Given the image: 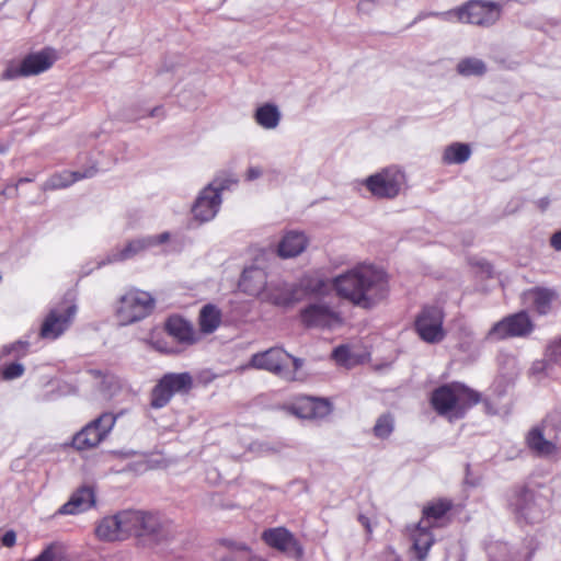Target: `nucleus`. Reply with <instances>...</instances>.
Wrapping results in <instances>:
<instances>
[{
    "label": "nucleus",
    "instance_id": "nucleus-1",
    "mask_svg": "<svg viewBox=\"0 0 561 561\" xmlns=\"http://www.w3.org/2000/svg\"><path fill=\"white\" fill-rule=\"evenodd\" d=\"M336 295L352 305L371 309L389 294V276L373 264H358L332 279Z\"/></svg>",
    "mask_w": 561,
    "mask_h": 561
},
{
    "label": "nucleus",
    "instance_id": "nucleus-2",
    "mask_svg": "<svg viewBox=\"0 0 561 561\" xmlns=\"http://www.w3.org/2000/svg\"><path fill=\"white\" fill-rule=\"evenodd\" d=\"M480 401V393L460 382L437 388L431 398L435 411L449 420L463 417L467 410Z\"/></svg>",
    "mask_w": 561,
    "mask_h": 561
},
{
    "label": "nucleus",
    "instance_id": "nucleus-3",
    "mask_svg": "<svg viewBox=\"0 0 561 561\" xmlns=\"http://www.w3.org/2000/svg\"><path fill=\"white\" fill-rule=\"evenodd\" d=\"M125 539L134 536L140 545L147 541L159 543L167 539L168 531L160 516L152 512L140 510L122 511Z\"/></svg>",
    "mask_w": 561,
    "mask_h": 561
},
{
    "label": "nucleus",
    "instance_id": "nucleus-4",
    "mask_svg": "<svg viewBox=\"0 0 561 561\" xmlns=\"http://www.w3.org/2000/svg\"><path fill=\"white\" fill-rule=\"evenodd\" d=\"M501 13L502 8L496 2L471 0L459 8L445 12H430L424 15H420L419 19L424 16H436L448 22L456 20L461 23L489 27L500 20Z\"/></svg>",
    "mask_w": 561,
    "mask_h": 561
},
{
    "label": "nucleus",
    "instance_id": "nucleus-5",
    "mask_svg": "<svg viewBox=\"0 0 561 561\" xmlns=\"http://www.w3.org/2000/svg\"><path fill=\"white\" fill-rule=\"evenodd\" d=\"M154 308V299L147 291L129 290L119 300L117 319L128 325L148 317Z\"/></svg>",
    "mask_w": 561,
    "mask_h": 561
},
{
    "label": "nucleus",
    "instance_id": "nucleus-6",
    "mask_svg": "<svg viewBox=\"0 0 561 561\" xmlns=\"http://www.w3.org/2000/svg\"><path fill=\"white\" fill-rule=\"evenodd\" d=\"M290 359L291 355L282 347H271L253 354L247 367L266 370L286 381H295V373L289 368Z\"/></svg>",
    "mask_w": 561,
    "mask_h": 561
},
{
    "label": "nucleus",
    "instance_id": "nucleus-7",
    "mask_svg": "<svg viewBox=\"0 0 561 561\" xmlns=\"http://www.w3.org/2000/svg\"><path fill=\"white\" fill-rule=\"evenodd\" d=\"M116 415L105 412L95 420L89 422L72 438V446L78 450H88L99 446L111 433Z\"/></svg>",
    "mask_w": 561,
    "mask_h": 561
},
{
    "label": "nucleus",
    "instance_id": "nucleus-8",
    "mask_svg": "<svg viewBox=\"0 0 561 561\" xmlns=\"http://www.w3.org/2000/svg\"><path fill=\"white\" fill-rule=\"evenodd\" d=\"M414 327L420 339L428 344H438L445 336L444 311L437 306H425L415 318Z\"/></svg>",
    "mask_w": 561,
    "mask_h": 561
},
{
    "label": "nucleus",
    "instance_id": "nucleus-9",
    "mask_svg": "<svg viewBox=\"0 0 561 561\" xmlns=\"http://www.w3.org/2000/svg\"><path fill=\"white\" fill-rule=\"evenodd\" d=\"M192 386L193 378L188 373L165 374L152 389L150 404L154 409L163 408L175 393H186Z\"/></svg>",
    "mask_w": 561,
    "mask_h": 561
},
{
    "label": "nucleus",
    "instance_id": "nucleus-10",
    "mask_svg": "<svg viewBox=\"0 0 561 561\" xmlns=\"http://www.w3.org/2000/svg\"><path fill=\"white\" fill-rule=\"evenodd\" d=\"M404 180L403 173L396 168H386L364 181L366 188L377 198L392 199L398 196Z\"/></svg>",
    "mask_w": 561,
    "mask_h": 561
},
{
    "label": "nucleus",
    "instance_id": "nucleus-11",
    "mask_svg": "<svg viewBox=\"0 0 561 561\" xmlns=\"http://www.w3.org/2000/svg\"><path fill=\"white\" fill-rule=\"evenodd\" d=\"M228 187V181L208 184L196 198L192 213L199 222L211 220L218 213L221 205V192Z\"/></svg>",
    "mask_w": 561,
    "mask_h": 561
},
{
    "label": "nucleus",
    "instance_id": "nucleus-12",
    "mask_svg": "<svg viewBox=\"0 0 561 561\" xmlns=\"http://www.w3.org/2000/svg\"><path fill=\"white\" fill-rule=\"evenodd\" d=\"M77 312V306L65 300L57 307L51 309L43 321L39 335L43 339L56 340L59 337L71 324L75 314Z\"/></svg>",
    "mask_w": 561,
    "mask_h": 561
},
{
    "label": "nucleus",
    "instance_id": "nucleus-13",
    "mask_svg": "<svg viewBox=\"0 0 561 561\" xmlns=\"http://www.w3.org/2000/svg\"><path fill=\"white\" fill-rule=\"evenodd\" d=\"M300 321L307 328L332 329L342 324V317L328 304L317 301L300 310Z\"/></svg>",
    "mask_w": 561,
    "mask_h": 561
},
{
    "label": "nucleus",
    "instance_id": "nucleus-14",
    "mask_svg": "<svg viewBox=\"0 0 561 561\" xmlns=\"http://www.w3.org/2000/svg\"><path fill=\"white\" fill-rule=\"evenodd\" d=\"M262 540L271 548L287 554L296 560L304 558V547L295 535L285 527L265 529L261 536Z\"/></svg>",
    "mask_w": 561,
    "mask_h": 561
},
{
    "label": "nucleus",
    "instance_id": "nucleus-15",
    "mask_svg": "<svg viewBox=\"0 0 561 561\" xmlns=\"http://www.w3.org/2000/svg\"><path fill=\"white\" fill-rule=\"evenodd\" d=\"M533 331V323L524 311L508 316L496 322L489 331L490 340H504L514 336H524Z\"/></svg>",
    "mask_w": 561,
    "mask_h": 561
},
{
    "label": "nucleus",
    "instance_id": "nucleus-16",
    "mask_svg": "<svg viewBox=\"0 0 561 561\" xmlns=\"http://www.w3.org/2000/svg\"><path fill=\"white\" fill-rule=\"evenodd\" d=\"M553 422L549 417L543 421L541 427H536L529 432L527 443L530 449L536 451L540 456L553 455L558 445H561V437L559 434H553Z\"/></svg>",
    "mask_w": 561,
    "mask_h": 561
},
{
    "label": "nucleus",
    "instance_id": "nucleus-17",
    "mask_svg": "<svg viewBox=\"0 0 561 561\" xmlns=\"http://www.w3.org/2000/svg\"><path fill=\"white\" fill-rule=\"evenodd\" d=\"M170 233L162 232L157 236H146L129 241L124 248L115 249L108 254L106 263L121 262L129 260L158 244L169 241Z\"/></svg>",
    "mask_w": 561,
    "mask_h": 561
},
{
    "label": "nucleus",
    "instance_id": "nucleus-18",
    "mask_svg": "<svg viewBox=\"0 0 561 561\" xmlns=\"http://www.w3.org/2000/svg\"><path fill=\"white\" fill-rule=\"evenodd\" d=\"M260 299L274 306L286 308L298 302L300 296L297 295V286L294 283L277 279L268 283Z\"/></svg>",
    "mask_w": 561,
    "mask_h": 561
},
{
    "label": "nucleus",
    "instance_id": "nucleus-19",
    "mask_svg": "<svg viewBox=\"0 0 561 561\" xmlns=\"http://www.w3.org/2000/svg\"><path fill=\"white\" fill-rule=\"evenodd\" d=\"M286 410L299 419L317 420L328 416L332 411V405L325 399L300 397Z\"/></svg>",
    "mask_w": 561,
    "mask_h": 561
},
{
    "label": "nucleus",
    "instance_id": "nucleus-20",
    "mask_svg": "<svg viewBox=\"0 0 561 561\" xmlns=\"http://www.w3.org/2000/svg\"><path fill=\"white\" fill-rule=\"evenodd\" d=\"M267 285L265 271L257 266L245 267L239 282L242 291L259 298Z\"/></svg>",
    "mask_w": 561,
    "mask_h": 561
},
{
    "label": "nucleus",
    "instance_id": "nucleus-21",
    "mask_svg": "<svg viewBox=\"0 0 561 561\" xmlns=\"http://www.w3.org/2000/svg\"><path fill=\"white\" fill-rule=\"evenodd\" d=\"M122 511L115 515L106 516L96 526L95 534L104 541L125 540Z\"/></svg>",
    "mask_w": 561,
    "mask_h": 561
},
{
    "label": "nucleus",
    "instance_id": "nucleus-22",
    "mask_svg": "<svg viewBox=\"0 0 561 561\" xmlns=\"http://www.w3.org/2000/svg\"><path fill=\"white\" fill-rule=\"evenodd\" d=\"M95 504V495L90 486H82L77 490L70 497V500L65 503L60 510V514H79L89 508H91Z\"/></svg>",
    "mask_w": 561,
    "mask_h": 561
},
{
    "label": "nucleus",
    "instance_id": "nucleus-23",
    "mask_svg": "<svg viewBox=\"0 0 561 561\" xmlns=\"http://www.w3.org/2000/svg\"><path fill=\"white\" fill-rule=\"evenodd\" d=\"M95 173L96 169L94 168H90L84 172H72L65 170L59 173L53 174L46 182H44V184L42 185V190L54 191L66 188L79 180L93 176Z\"/></svg>",
    "mask_w": 561,
    "mask_h": 561
},
{
    "label": "nucleus",
    "instance_id": "nucleus-24",
    "mask_svg": "<svg viewBox=\"0 0 561 561\" xmlns=\"http://www.w3.org/2000/svg\"><path fill=\"white\" fill-rule=\"evenodd\" d=\"M227 551L228 556H220L219 561H243L252 554L250 546L241 540L233 538H224L217 542V554L220 551Z\"/></svg>",
    "mask_w": 561,
    "mask_h": 561
},
{
    "label": "nucleus",
    "instance_id": "nucleus-25",
    "mask_svg": "<svg viewBox=\"0 0 561 561\" xmlns=\"http://www.w3.org/2000/svg\"><path fill=\"white\" fill-rule=\"evenodd\" d=\"M307 247V238L302 232L288 231L278 244V255L283 259L295 257Z\"/></svg>",
    "mask_w": 561,
    "mask_h": 561
},
{
    "label": "nucleus",
    "instance_id": "nucleus-26",
    "mask_svg": "<svg viewBox=\"0 0 561 561\" xmlns=\"http://www.w3.org/2000/svg\"><path fill=\"white\" fill-rule=\"evenodd\" d=\"M430 528V526L420 522L412 534L413 549L419 561H425L427 552L434 543V536Z\"/></svg>",
    "mask_w": 561,
    "mask_h": 561
},
{
    "label": "nucleus",
    "instance_id": "nucleus-27",
    "mask_svg": "<svg viewBox=\"0 0 561 561\" xmlns=\"http://www.w3.org/2000/svg\"><path fill=\"white\" fill-rule=\"evenodd\" d=\"M54 61L55 56L50 50L31 54L23 59L25 73H27V77L38 75L49 69Z\"/></svg>",
    "mask_w": 561,
    "mask_h": 561
},
{
    "label": "nucleus",
    "instance_id": "nucleus-28",
    "mask_svg": "<svg viewBox=\"0 0 561 561\" xmlns=\"http://www.w3.org/2000/svg\"><path fill=\"white\" fill-rule=\"evenodd\" d=\"M451 502L447 500H437L423 507L421 523L430 527H435L451 508Z\"/></svg>",
    "mask_w": 561,
    "mask_h": 561
},
{
    "label": "nucleus",
    "instance_id": "nucleus-29",
    "mask_svg": "<svg viewBox=\"0 0 561 561\" xmlns=\"http://www.w3.org/2000/svg\"><path fill=\"white\" fill-rule=\"evenodd\" d=\"M168 333L180 342L192 344L195 332L192 325L179 317H171L165 324Z\"/></svg>",
    "mask_w": 561,
    "mask_h": 561
},
{
    "label": "nucleus",
    "instance_id": "nucleus-30",
    "mask_svg": "<svg viewBox=\"0 0 561 561\" xmlns=\"http://www.w3.org/2000/svg\"><path fill=\"white\" fill-rule=\"evenodd\" d=\"M528 296L539 314H547L551 310L552 302L558 298L556 290L540 287L529 290Z\"/></svg>",
    "mask_w": 561,
    "mask_h": 561
},
{
    "label": "nucleus",
    "instance_id": "nucleus-31",
    "mask_svg": "<svg viewBox=\"0 0 561 561\" xmlns=\"http://www.w3.org/2000/svg\"><path fill=\"white\" fill-rule=\"evenodd\" d=\"M280 116V112L276 105L266 103L256 108L254 119L261 127L274 129L278 126Z\"/></svg>",
    "mask_w": 561,
    "mask_h": 561
},
{
    "label": "nucleus",
    "instance_id": "nucleus-32",
    "mask_svg": "<svg viewBox=\"0 0 561 561\" xmlns=\"http://www.w3.org/2000/svg\"><path fill=\"white\" fill-rule=\"evenodd\" d=\"M221 322V312L214 305H206L199 312V327L203 333H213Z\"/></svg>",
    "mask_w": 561,
    "mask_h": 561
},
{
    "label": "nucleus",
    "instance_id": "nucleus-33",
    "mask_svg": "<svg viewBox=\"0 0 561 561\" xmlns=\"http://www.w3.org/2000/svg\"><path fill=\"white\" fill-rule=\"evenodd\" d=\"M534 495L527 490L523 489L515 499L511 500V505L515 507L516 512L520 513L526 519L534 522L539 518L533 512Z\"/></svg>",
    "mask_w": 561,
    "mask_h": 561
},
{
    "label": "nucleus",
    "instance_id": "nucleus-34",
    "mask_svg": "<svg viewBox=\"0 0 561 561\" xmlns=\"http://www.w3.org/2000/svg\"><path fill=\"white\" fill-rule=\"evenodd\" d=\"M471 156L469 145L462 142H454L447 146L443 153V162L446 164L465 163Z\"/></svg>",
    "mask_w": 561,
    "mask_h": 561
},
{
    "label": "nucleus",
    "instance_id": "nucleus-35",
    "mask_svg": "<svg viewBox=\"0 0 561 561\" xmlns=\"http://www.w3.org/2000/svg\"><path fill=\"white\" fill-rule=\"evenodd\" d=\"M88 374L99 382L100 390L106 396H113L122 386L121 380L111 373L90 369Z\"/></svg>",
    "mask_w": 561,
    "mask_h": 561
},
{
    "label": "nucleus",
    "instance_id": "nucleus-36",
    "mask_svg": "<svg viewBox=\"0 0 561 561\" xmlns=\"http://www.w3.org/2000/svg\"><path fill=\"white\" fill-rule=\"evenodd\" d=\"M294 284L297 286V295H299L300 291L306 295H318L322 294L327 288L325 282L321 277L312 274L304 275Z\"/></svg>",
    "mask_w": 561,
    "mask_h": 561
},
{
    "label": "nucleus",
    "instance_id": "nucleus-37",
    "mask_svg": "<svg viewBox=\"0 0 561 561\" xmlns=\"http://www.w3.org/2000/svg\"><path fill=\"white\" fill-rule=\"evenodd\" d=\"M457 71L465 77L483 76L486 72V65L479 58L468 57L458 62Z\"/></svg>",
    "mask_w": 561,
    "mask_h": 561
},
{
    "label": "nucleus",
    "instance_id": "nucleus-38",
    "mask_svg": "<svg viewBox=\"0 0 561 561\" xmlns=\"http://www.w3.org/2000/svg\"><path fill=\"white\" fill-rule=\"evenodd\" d=\"M394 430V420L390 414L380 415L373 428L374 435L377 438H387Z\"/></svg>",
    "mask_w": 561,
    "mask_h": 561
},
{
    "label": "nucleus",
    "instance_id": "nucleus-39",
    "mask_svg": "<svg viewBox=\"0 0 561 561\" xmlns=\"http://www.w3.org/2000/svg\"><path fill=\"white\" fill-rule=\"evenodd\" d=\"M332 357L337 364L345 367H352L355 364H357L356 356L351 352L350 347L346 345H341L336 347L332 353Z\"/></svg>",
    "mask_w": 561,
    "mask_h": 561
},
{
    "label": "nucleus",
    "instance_id": "nucleus-40",
    "mask_svg": "<svg viewBox=\"0 0 561 561\" xmlns=\"http://www.w3.org/2000/svg\"><path fill=\"white\" fill-rule=\"evenodd\" d=\"M19 77H27L25 73L24 62H10L8 64L5 70L1 75L2 80H14Z\"/></svg>",
    "mask_w": 561,
    "mask_h": 561
},
{
    "label": "nucleus",
    "instance_id": "nucleus-41",
    "mask_svg": "<svg viewBox=\"0 0 561 561\" xmlns=\"http://www.w3.org/2000/svg\"><path fill=\"white\" fill-rule=\"evenodd\" d=\"M28 347V342L16 341L12 344L4 345L1 350L2 355L15 354L18 357L24 356Z\"/></svg>",
    "mask_w": 561,
    "mask_h": 561
},
{
    "label": "nucleus",
    "instance_id": "nucleus-42",
    "mask_svg": "<svg viewBox=\"0 0 561 561\" xmlns=\"http://www.w3.org/2000/svg\"><path fill=\"white\" fill-rule=\"evenodd\" d=\"M24 370L25 369L22 364L12 363L3 369L2 377L5 380H12V379L21 377L24 374Z\"/></svg>",
    "mask_w": 561,
    "mask_h": 561
},
{
    "label": "nucleus",
    "instance_id": "nucleus-43",
    "mask_svg": "<svg viewBox=\"0 0 561 561\" xmlns=\"http://www.w3.org/2000/svg\"><path fill=\"white\" fill-rule=\"evenodd\" d=\"M31 561H65L59 557L53 546L47 547L38 557Z\"/></svg>",
    "mask_w": 561,
    "mask_h": 561
},
{
    "label": "nucleus",
    "instance_id": "nucleus-44",
    "mask_svg": "<svg viewBox=\"0 0 561 561\" xmlns=\"http://www.w3.org/2000/svg\"><path fill=\"white\" fill-rule=\"evenodd\" d=\"M2 545L5 546V547H13L15 545V541H16V535L13 530H9L7 531L3 536H2Z\"/></svg>",
    "mask_w": 561,
    "mask_h": 561
},
{
    "label": "nucleus",
    "instance_id": "nucleus-45",
    "mask_svg": "<svg viewBox=\"0 0 561 561\" xmlns=\"http://www.w3.org/2000/svg\"><path fill=\"white\" fill-rule=\"evenodd\" d=\"M302 365H304V360L301 358L291 356V359L289 363V368L291 371L295 373V376H297V371L302 367ZM297 379H298V377H296V380Z\"/></svg>",
    "mask_w": 561,
    "mask_h": 561
},
{
    "label": "nucleus",
    "instance_id": "nucleus-46",
    "mask_svg": "<svg viewBox=\"0 0 561 561\" xmlns=\"http://www.w3.org/2000/svg\"><path fill=\"white\" fill-rule=\"evenodd\" d=\"M262 175V170L259 167H251L247 172V180L253 181Z\"/></svg>",
    "mask_w": 561,
    "mask_h": 561
},
{
    "label": "nucleus",
    "instance_id": "nucleus-47",
    "mask_svg": "<svg viewBox=\"0 0 561 561\" xmlns=\"http://www.w3.org/2000/svg\"><path fill=\"white\" fill-rule=\"evenodd\" d=\"M550 243L554 250L561 251V230L552 234Z\"/></svg>",
    "mask_w": 561,
    "mask_h": 561
},
{
    "label": "nucleus",
    "instance_id": "nucleus-48",
    "mask_svg": "<svg viewBox=\"0 0 561 561\" xmlns=\"http://www.w3.org/2000/svg\"><path fill=\"white\" fill-rule=\"evenodd\" d=\"M34 181V178H28V176H25V178H20L18 183L14 185V190L15 192L18 193V186L19 184H23V183H31Z\"/></svg>",
    "mask_w": 561,
    "mask_h": 561
},
{
    "label": "nucleus",
    "instance_id": "nucleus-49",
    "mask_svg": "<svg viewBox=\"0 0 561 561\" xmlns=\"http://www.w3.org/2000/svg\"><path fill=\"white\" fill-rule=\"evenodd\" d=\"M359 522L362 523V525L367 529V531H370V524H369V520L367 517L360 515L359 516Z\"/></svg>",
    "mask_w": 561,
    "mask_h": 561
},
{
    "label": "nucleus",
    "instance_id": "nucleus-50",
    "mask_svg": "<svg viewBox=\"0 0 561 561\" xmlns=\"http://www.w3.org/2000/svg\"><path fill=\"white\" fill-rule=\"evenodd\" d=\"M159 108H154L152 112H151V116L156 115L157 112H158Z\"/></svg>",
    "mask_w": 561,
    "mask_h": 561
},
{
    "label": "nucleus",
    "instance_id": "nucleus-51",
    "mask_svg": "<svg viewBox=\"0 0 561 561\" xmlns=\"http://www.w3.org/2000/svg\"><path fill=\"white\" fill-rule=\"evenodd\" d=\"M5 194H7V191H5V190H3L2 192H0V196L5 195Z\"/></svg>",
    "mask_w": 561,
    "mask_h": 561
}]
</instances>
